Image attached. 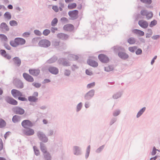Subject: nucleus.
I'll return each mask as SVG.
<instances>
[{
	"label": "nucleus",
	"mask_w": 160,
	"mask_h": 160,
	"mask_svg": "<svg viewBox=\"0 0 160 160\" xmlns=\"http://www.w3.org/2000/svg\"><path fill=\"white\" fill-rule=\"evenodd\" d=\"M25 43L26 41L23 38H17L15 39L14 41H10V43L12 47H16L19 45H22L24 44Z\"/></svg>",
	"instance_id": "nucleus-1"
},
{
	"label": "nucleus",
	"mask_w": 160,
	"mask_h": 160,
	"mask_svg": "<svg viewBox=\"0 0 160 160\" xmlns=\"http://www.w3.org/2000/svg\"><path fill=\"white\" fill-rule=\"evenodd\" d=\"M11 92L12 95L15 98H18L19 100H26V99L22 97V93L19 91L15 89L11 90Z\"/></svg>",
	"instance_id": "nucleus-2"
},
{
	"label": "nucleus",
	"mask_w": 160,
	"mask_h": 160,
	"mask_svg": "<svg viewBox=\"0 0 160 160\" xmlns=\"http://www.w3.org/2000/svg\"><path fill=\"white\" fill-rule=\"evenodd\" d=\"M98 58L99 60L103 63H108L109 60L108 57L104 54H100L98 56Z\"/></svg>",
	"instance_id": "nucleus-3"
},
{
	"label": "nucleus",
	"mask_w": 160,
	"mask_h": 160,
	"mask_svg": "<svg viewBox=\"0 0 160 160\" xmlns=\"http://www.w3.org/2000/svg\"><path fill=\"white\" fill-rule=\"evenodd\" d=\"M78 13V11L77 10L70 11L68 13L69 16L73 20L77 18Z\"/></svg>",
	"instance_id": "nucleus-4"
},
{
	"label": "nucleus",
	"mask_w": 160,
	"mask_h": 160,
	"mask_svg": "<svg viewBox=\"0 0 160 160\" xmlns=\"http://www.w3.org/2000/svg\"><path fill=\"white\" fill-rule=\"evenodd\" d=\"M22 126L24 128H28L32 126L33 124L31 121L28 120H23L22 122Z\"/></svg>",
	"instance_id": "nucleus-5"
},
{
	"label": "nucleus",
	"mask_w": 160,
	"mask_h": 160,
	"mask_svg": "<svg viewBox=\"0 0 160 160\" xmlns=\"http://www.w3.org/2000/svg\"><path fill=\"white\" fill-rule=\"evenodd\" d=\"M38 44L40 46L47 47L50 45L51 43L50 41L47 40L43 39L41 40L39 42Z\"/></svg>",
	"instance_id": "nucleus-6"
},
{
	"label": "nucleus",
	"mask_w": 160,
	"mask_h": 160,
	"mask_svg": "<svg viewBox=\"0 0 160 160\" xmlns=\"http://www.w3.org/2000/svg\"><path fill=\"white\" fill-rule=\"evenodd\" d=\"M37 136L39 139L44 142H47L48 141L47 138L42 132H38Z\"/></svg>",
	"instance_id": "nucleus-7"
},
{
	"label": "nucleus",
	"mask_w": 160,
	"mask_h": 160,
	"mask_svg": "<svg viewBox=\"0 0 160 160\" xmlns=\"http://www.w3.org/2000/svg\"><path fill=\"white\" fill-rule=\"evenodd\" d=\"M138 24L141 27L144 28H147L148 25V23L146 21L142 20L139 21Z\"/></svg>",
	"instance_id": "nucleus-8"
},
{
	"label": "nucleus",
	"mask_w": 160,
	"mask_h": 160,
	"mask_svg": "<svg viewBox=\"0 0 160 160\" xmlns=\"http://www.w3.org/2000/svg\"><path fill=\"white\" fill-rule=\"evenodd\" d=\"M23 76L24 79L28 82H32L34 81L33 78L28 74L24 73L23 74Z\"/></svg>",
	"instance_id": "nucleus-9"
},
{
	"label": "nucleus",
	"mask_w": 160,
	"mask_h": 160,
	"mask_svg": "<svg viewBox=\"0 0 160 160\" xmlns=\"http://www.w3.org/2000/svg\"><path fill=\"white\" fill-rule=\"evenodd\" d=\"M40 148L41 151L45 154L44 157L45 158H47L48 157L49 158V154L48 152L45 147L43 145H41Z\"/></svg>",
	"instance_id": "nucleus-10"
},
{
	"label": "nucleus",
	"mask_w": 160,
	"mask_h": 160,
	"mask_svg": "<svg viewBox=\"0 0 160 160\" xmlns=\"http://www.w3.org/2000/svg\"><path fill=\"white\" fill-rule=\"evenodd\" d=\"M29 71L30 74L35 76L38 75L40 72L39 70L35 69H30Z\"/></svg>",
	"instance_id": "nucleus-11"
},
{
	"label": "nucleus",
	"mask_w": 160,
	"mask_h": 160,
	"mask_svg": "<svg viewBox=\"0 0 160 160\" xmlns=\"http://www.w3.org/2000/svg\"><path fill=\"white\" fill-rule=\"evenodd\" d=\"M34 133V131L33 129L28 128L25 130L24 134L27 136L32 135Z\"/></svg>",
	"instance_id": "nucleus-12"
},
{
	"label": "nucleus",
	"mask_w": 160,
	"mask_h": 160,
	"mask_svg": "<svg viewBox=\"0 0 160 160\" xmlns=\"http://www.w3.org/2000/svg\"><path fill=\"white\" fill-rule=\"evenodd\" d=\"M87 63L89 65L93 67H97L98 65L97 62L91 59H89L87 61Z\"/></svg>",
	"instance_id": "nucleus-13"
},
{
	"label": "nucleus",
	"mask_w": 160,
	"mask_h": 160,
	"mask_svg": "<svg viewBox=\"0 0 160 160\" xmlns=\"http://www.w3.org/2000/svg\"><path fill=\"white\" fill-rule=\"evenodd\" d=\"M48 70L51 73L54 74H57L58 72V69L54 67H49Z\"/></svg>",
	"instance_id": "nucleus-14"
},
{
	"label": "nucleus",
	"mask_w": 160,
	"mask_h": 160,
	"mask_svg": "<svg viewBox=\"0 0 160 160\" xmlns=\"http://www.w3.org/2000/svg\"><path fill=\"white\" fill-rule=\"evenodd\" d=\"M132 32L140 36H143L144 34V33L142 31L140 30L135 29L132 30Z\"/></svg>",
	"instance_id": "nucleus-15"
},
{
	"label": "nucleus",
	"mask_w": 160,
	"mask_h": 160,
	"mask_svg": "<svg viewBox=\"0 0 160 160\" xmlns=\"http://www.w3.org/2000/svg\"><path fill=\"white\" fill-rule=\"evenodd\" d=\"M64 29L66 31H71L73 28V26L71 24H67L64 26Z\"/></svg>",
	"instance_id": "nucleus-16"
},
{
	"label": "nucleus",
	"mask_w": 160,
	"mask_h": 160,
	"mask_svg": "<svg viewBox=\"0 0 160 160\" xmlns=\"http://www.w3.org/2000/svg\"><path fill=\"white\" fill-rule=\"evenodd\" d=\"M118 55L119 56L123 59H126L128 58V54L123 52H119Z\"/></svg>",
	"instance_id": "nucleus-17"
},
{
	"label": "nucleus",
	"mask_w": 160,
	"mask_h": 160,
	"mask_svg": "<svg viewBox=\"0 0 160 160\" xmlns=\"http://www.w3.org/2000/svg\"><path fill=\"white\" fill-rule=\"evenodd\" d=\"M13 60L14 63L16 64L17 66H20L21 63V61L18 57H15L13 58Z\"/></svg>",
	"instance_id": "nucleus-18"
},
{
	"label": "nucleus",
	"mask_w": 160,
	"mask_h": 160,
	"mask_svg": "<svg viewBox=\"0 0 160 160\" xmlns=\"http://www.w3.org/2000/svg\"><path fill=\"white\" fill-rule=\"evenodd\" d=\"M16 113L19 114H22L24 113V110L22 108L17 107L15 109Z\"/></svg>",
	"instance_id": "nucleus-19"
},
{
	"label": "nucleus",
	"mask_w": 160,
	"mask_h": 160,
	"mask_svg": "<svg viewBox=\"0 0 160 160\" xmlns=\"http://www.w3.org/2000/svg\"><path fill=\"white\" fill-rule=\"evenodd\" d=\"M58 38L62 39H66L68 38V36L62 33H59L58 34Z\"/></svg>",
	"instance_id": "nucleus-20"
},
{
	"label": "nucleus",
	"mask_w": 160,
	"mask_h": 160,
	"mask_svg": "<svg viewBox=\"0 0 160 160\" xmlns=\"http://www.w3.org/2000/svg\"><path fill=\"white\" fill-rule=\"evenodd\" d=\"M94 90H92L88 92L86 94V96L88 98H90L93 97L94 94Z\"/></svg>",
	"instance_id": "nucleus-21"
},
{
	"label": "nucleus",
	"mask_w": 160,
	"mask_h": 160,
	"mask_svg": "<svg viewBox=\"0 0 160 160\" xmlns=\"http://www.w3.org/2000/svg\"><path fill=\"white\" fill-rule=\"evenodd\" d=\"M12 120L14 122H17L21 120L20 117L18 116L15 115L13 117Z\"/></svg>",
	"instance_id": "nucleus-22"
},
{
	"label": "nucleus",
	"mask_w": 160,
	"mask_h": 160,
	"mask_svg": "<svg viewBox=\"0 0 160 160\" xmlns=\"http://www.w3.org/2000/svg\"><path fill=\"white\" fill-rule=\"evenodd\" d=\"M77 6V4L75 3H72L69 4L68 5V8L69 9H72L75 8Z\"/></svg>",
	"instance_id": "nucleus-23"
},
{
	"label": "nucleus",
	"mask_w": 160,
	"mask_h": 160,
	"mask_svg": "<svg viewBox=\"0 0 160 160\" xmlns=\"http://www.w3.org/2000/svg\"><path fill=\"white\" fill-rule=\"evenodd\" d=\"M0 38L2 40L4 41L7 42L8 40L7 37L3 34H0Z\"/></svg>",
	"instance_id": "nucleus-24"
},
{
	"label": "nucleus",
	"mask_w": 160,
	"mask_h": 160,
	"mask_svg": "<svg viewBox=\"0 0 160 160\" xmlns=\"http://www.w3.org/2000/svg\"><path fill=\"white\" fill-rule=\"evenodd\" d=\"M146 109V108L145 107H144L142 108L141 109L139 112H138L137 117V118L139 117L142 114V113L145 111Z\"/></svg>",
	"instance_id": "nucleus-25"
},
{
	"label": "nucleus",
	"mask_w": 160,
	"mask_h": 160,
	"mask_svg": "<svg viewBox=\"0 0 160 160\" xmlns=\"http://www.w3.org/2000/svg\"><path fill=\"white\" fill-rule=\"evenodd\" d=\"M6 125L5 122L2 119L0 118V128H2Z\"/></svg>",
	"instance_id": "nucleus-26"
},
{
	"label": "nucleus",
	"mask_w": 160,
	"mask_h": 160,
	"mask_svg": "<svg viewBox=\"0 0 160 160\" xmlns=\"http://www.w3.org/2000/svg\"><path fill=\"white\" fill-rule=\"evenodd\" d=\"M128 42L130 44H132L135 43V39L132 38H129L128 40Z\"/></svg>",
	"instance_id": "nucleus-27"
},
{
	"label": "nucleus",
	"mask_w": 160,
	"mask_h": 160,
	"mask_svg": "<svg viewBox=\"0 0 160 160\" xmlns=\"http://www.w3.org/2000/svg\"><path fill=\"white\" fill-rule=\"evenodd\" d=\"M74 154L76 155H78L79 154V148L77 146H75L74 147Z\"/></svg>",
	"instance_id": "nucleus-28"
},
{
	"label": "nucleus",
	"mask_w": 160,
	"mask_h": 160,
	"mask_svg": "<svg viewBox=\"0 0 160 160\" xmlns=\"http://www.w3.org/2000/svg\"><path fill=\"white\" fill-rule=\"evenodd\" d=\"M57 60V58L56 57H52L48 60L47 62L48 63H52L55 62Z\"/></svg>",
	"instance_id": "nucleus-29"
},
{
	"label": "nucleus",
	"mask_w": 160,
	"mask_h": 160,
	"mask_svg": "<svg viewBox=\"0 0 160 160\" xmlns=\"http://www.w3.org/2000/svg\"><path fill=\"white\" fill-rule=\"evenodd\" d=\"M9 24L11 26H14L18 25V22L15 20H12L10 22Z\"/></svg>",
	"instance_id": "nucleus-30"
},
{
	"label": "nucleus",
	"mask_w": 160,
	"mask_h": 160,
	"mask_svg": "<svg viewBox=\"0 0 160 160\" xmlns=\"http://www.w3.org/2000/svg\"><path fill=\"white\" fill-rule=\"evenodd\" d=\"M58 22L57 19L56 18H55L51 22V25L52 26H55Z\"/></svg>",
	"instance_id": "nucleus-31"
},
{
	"label": "nucleus",
	"mask_w": 160,
	"mask_h": 160,
	"mask_svg": "<svg viewBox=\"0 0 160 160\" xmlns=\"http://www.w3.org/2000/svg\"><path fill=\"white\" fill-rule=\"evenodd\" d=\"M113 69V68L111 66H108L107 67H106L105 68V70L107 72H109Z\"/></svg>",
	"instance_id": "nucleus-32"
},
{
	"label": "nucleus",
	"mask_w": 160,
	"mask_h": 160,
	"mask_svg": "<svg viewBox=\"0 0 160 160\" xmlns=\"http://www.w3.org/2000/svg\"><path fill=\"white\" fill-rule=\"evenodd\" d=\"M4 16L6 18L9 19H10L11 18L10 13L8 12H6L4 14Z\"/></svg>",
	"instance_id": "nucleus-33"
},
{
	"label": "nucleus",
	"mask_w": 160,
	"mask_h": 160,
	"mask_svg": "<svg viewBox=\"0 0 160 160\" xmlns=\"http://www.w3.org/2000/svg\"><path fill=\"white\" fill-rule=\"evenodd\" d=\"M95 85V82H93L88 84L87 85V88H90L93 87Z\"/></svg>",
	"instance_id": "nucleus-34"
},
{
	"label": "nucleus",
	"mask_w": 160,
	"mask_h": 160,
	"mask_svg": "<svg viewBox=\"0 0 160 160\" xmlns=\"http://www.w3.org/2000/svg\"><path fill=\"white\" fill-rule=\"evenodd\" d=\"M8 102L12 105H16L18 104L17 101H7Z\"/></svg>",
	"instance_id": "nucleus-35"
},
{
	"label": "nucleus",
	"mask_w": 160,
	"mask_h": 160,
	"mask_svg": "<svg viewBox=\"0 0 160 160\" xmlns=\"http://www.w3.org/2000/svg\"><path fill=\"white\" fill-rule=\"evenodd\" d=\"M146 16L147 19H149L152 17L153 14L151 12L147 13Z\"/></svg>",
	"instance_id": "nucleus-36"
},
{
	"label": "nucleus",
	"mask_w": 160,
	"mask_h": 160,
	"mask_svg": "<svg viewBox=\"0 0 160 160\" xmlns=\"http://www.w3.org/2000/svg\"><path fill=\"white\" fill-rule=\"evenodd\" d=\"M137 48L136 46L131 47L128 48V49L130 51L132 52H134L135 50Z\"/></svg>",
	"instance_id": "nucleus-37"
},
{
	"label": "nucleus",
	"mask_w": 160,
	"mask_h": 160,
	"mask_svg": "<svg viewBox=\"0 0 160 160\" xmlns=\"http://www.w3.org/2000/svg\"><path fill=\"white\" fill-rule=\"evenodd\" d=\"M50 32V31L48 29H45L43 32V34L45 36H47Z\"/></svg>",
	"instance_id": "nucleus-38"
},
{
	"label": "nucleus",
	"mask_w": 160,
	"mask_h": 160,
	"mask_svg": "<svg viewBox=\"0 0 160 160\" xmlns=\"http://www.w3.org/2000/svg\"><path fill=\"white\" fill-rule=\"evenodd\" d=\"M157 23V21L155 20H153L151 22V23L149 25V26L150 27H152L156 25Z\"/></svg>",
	"instance_id": "nucleus-39"
},
{
	"label": "nucleus",
	"mask_w": 160,
	"mask_h": 160,
	"mask_svg": "<svg viewBox=\"0 0 160 160\" xmlns=\"http://www.w3.org/2000/svg\"><path fill=\"white\" fill-rule=\"evenodd\" d=\"M141 2L148 4H150L152 2L151 0H140Z\"/></svg>",
	"instance_id": "nucleus-40"
},
{
	"label": "nucleus",
	"mask_w": 160,
	"mask_h": 160,
	"mask_svg": "<svg viewBox=\"0 0 160 160\" xmlns=\"http://www.w3.org/2000/svg\"><path fill=\"white\" fill-rule=\"evenodd\" d=\"M33 148L35 154L36 155H39L40 153L39 150L37 149L36 147L35 146L33 147Z\"/></svg>",
	"instance_id": "nucleus-41"
},
{
	"label": "nucleus",
	"mask_w": 160,
	"mask_h": 160,
	"mask_svg": "<svg viewBox=\"0 0 160 160\" xmlns=\"http://www.w3.org/2000/svg\"><path fill=\"white\" fill-rule=\"evenodd\" d=\"M52 9L56 12H58L59 10L58 7L56 5L53 6L52 7Z\"/></svg>",
	"instance_id": "nucleus-42"
},
{
	"label": "nucleus",
	"mask_w": 160,
	"mask_h": 160,
	"mask_svg": "<svg viewBox=\"0 0 160 160\" xmlns=\"http://www.w3.org/2000/svg\"><path fill=\"white\" fill-rule=\"evenodd\" d=\"M82 104L81 103H79L77 106V111H79L81 108Z\"/></svg>",
	"instance_id": "nucleus-43"
},
{
	"label": "nucleus",
	"mask_w": 160,
	"mask_h": 160,
	"mask_svg": "<svg viewBox=\"0 0 160 160\" xmlns=\"http://www.w3.org/2000/svg\"><path fill=\"white\" fill-rule=\"evenodd\" d=\"M86 73L88 75H91L92 74V72L88 69H87L86 70Z\"/></svg>",
	"instance_id": "nucleus-44"
},
{
	"label": "nucleus",
	"mask_w": 160,
	"mask_h": 160,
	"mask_svg": "<svg viewBox=\"0 0 160 160\" xmlns=\"http://www.w3.org/2000/svg\"><path fill=\"white\" fill-rule=\"evenodd\" d=\"M3 148V142L1 139L0 138V151H1Z\"/></svg>",
	"instance_id": "nucleus-45"
},
{
	"label": "nucleus",
	"mask_w": 160,
	"mask_h": 160,
	"mask_svg": "<svg viewBox=\"0 0 160 160\" xmlns=\"http://www.w3.org/2000/svg\"><path fill=\"white\" fill-rule=\"evenodd\" d=\"M1 28L2 29H5L7 27L6 24L4 23H2L1 24Z\"/></svg>",
	"instance_id": "nucleus-46"
},
{
	"label": "nucleus",
	"mask_w": 160,
	"mask_h": 160,
	"mask_svg": "<svg viewBox=\"0 0 160 160\" xmlns=\"http://www.w3.org/2000/svg\"><path fill=\"white\" fill-rule=\"evenodd\" d=\"M0 52L1 53V54L3 57H4L7 54L5 51L4 50H1L0 51Z\"/></svg>",
	"instance_id": "nucleus-47"
},
{
	"label": "nucleus",
	"mask_w": 160,
	"mask_h": 160,
	"mask_svg": "<svg viewBox=\"0 0 160 160\" xmlns=\"http://www.w3.org/2000/svg\"><path fill=\"white\" fill-rule=\"evenodd\" d=\"M30 34V32H25L23 34L22 36L24 37H28Z\"/></svg>",
	"instance_id": "nucleus-48"
},
{
	"label": "nucleus",
	"mask_w": 160,
	"mask_h": 160,
	"mask_svg": "<svg viewBox=\"0 0 160 160\" xmlns=\"http://www.w3.org/2000/svg\"><path fill=\"white\" fill-rule=\"evenodd\" d=\"M32 85L35 87L37 88H39L40 87L41 85L38 83H33Z\"/></svg>",
	"instance_id": "nucleus-49"
},
{
	"label": "nucleus",
	"mask_w": 160,
	"mask_h": 160,
	"mask_svg": "<svg viewBox=\"0 0 160 160\" xmlns=\"http://www.w3.org/2000/svg\"><path fill=\"white\" fill-rule=\"evenodd\" d=\"M142 53V50L141 49H138L136 51V53L137 55L141 54Z\"/></svg>",
	"instance_id": "nucleus-50"
},
{
	"label": "nucleus",
	"mask_w": 160,
	"mask_h": 160,
	"mask_svg": "<svg viewBox=\"0 0 160 160\" xmlns=\"http://www.w3.org/2000/svg\"><path fill=\"white\" fill-rule=\"evenodd\" d=\"M141 14L142 16L146 15L147 12L146 11L144 10H142L141 12Z\"/></svg>",
	"instance_id": "nucleus-51"
},
{
	"label": "nucleus",
	"mask_w": 160,
	"mask_h": 160,
	"mask_svg": "<svg viewBox=\"0 0 160 160\" xmlns=\"http://www.w3.org/2000/svg\"><path fill=\"white\" fill-rule=\"evenodd\" d=\"M35 33L38 35H40L41 34V32L38 30H36L34 31Z\"/></svg>",
	"instance_id": "nucleus-52"
},
{
	"label": "nucleus",
	"mask_w": 160,
	"mask_h": 160,
	"mask_svg": "<svg viewBox=\"0 0 160 160\" xmlns=\"http://www.w3.org/2000/svg\"><path fill=\"white\" fill-rule=\"evenodd\" d=\"M120 113V112L119 111H116L113 113V115L115 116H116L118 115Z\"/></svg>",
	"instance_id": "nucleus-53"
},
{
	"label": "nucleus",
	"mask_w": 160,
	"mask_h": 160,
	"mask_svg": "<svg viewBox=\"0 0 160 160\" xmlns=\"http://www.w3.org/2000/svg\"><path fill=\"white\" fill-rule=\"evenodd\" d=\"M70 71L68 70H66L64 72L65 75L68 76L70 74Z\"/></svg>",
	"instance_id": "nucleus-54"
},
{
	"label": "nucleus",
	"mask_w": 160,
	"mask_h": 160,
	"mask_svg": "<svg viewBox=\"0 0 160 160\" xmlns=\"http://www.w3.org/2000/svg\"><path fill=\"white\" fill-rule=\"evenodd\" d=\"M103 146H102L101 147H100L99 148L97 149V150L96 151V152H99L102 150L103 149Z\"/></svg>",
	"instance_id": "nucleus-55"
},
{
	"label": "nucleus",
	"mask_w": 160,
	"mask_h": 160,
	"mask_svg": "<svg viewBox=\"0 0 160 160\" xmlns=\"http://www.w3.org/2000/svg\"><path fill=\"white\" fill-rule=\"evenodd\" d=\"M4 57L8 59H10L11 58V56L7 54L5 55Z\"/></svg>",
	"instance_id": "nucleus-56"
},
{
	"label": "nucleus",
	"mask_w": 160,
	"mask_h": 160,
	"mask_svg": "<svg viewBox=\"0 0 160 160\" xmlns=\"http://www.w3.org/2000/svg\"><path fill=\"white\" fill-rule=\"evenodd\" d=\"M10 133V132H7L4 135V138L6 139L8 136H9Z\"/></svg>",
	"instance_id": "nucleus-57"
},
{
	"label": "nucleus",
	"mask_w": 160,
	"mask_h": 160,
	"mask_svg": "<svg viewBox=\"0 0 160 160\" xmlns=\"http://www.w3.org/2000/svg\"><path fill=\"white\" fill-rule=\"evenodd\" d=\"M156 149L154 148L152 150V155H154L156 154Z\"/></svg>",
	"instance_id": "nucleus-58"
},
{
	"label": "nucleus",
	"mask_w": 160,
	"mask_h": 160,
	"mask_svg": "<svg viewBox=\"0 0 160 160\" xmlns=\"http://www.w3.org/2000/svg\"><path fill=\"white\" fill-rule=\"evenodd\" d=\"M159 37V36L158 35H156L155 36H153L152 38L154 39H156Z\"/></svg>",
	"instance_id": "nucleus-59"
},
{
	"label": "nucleus",
	"mask_w": 160,
	"mask_h": 160,
	"mask_svg": "<svg viewBox=\"0 0 160 160\" xmlns=\"http://www.w3.org/2000/svg\"><path fill=\"white\" fill-rule=\"evenodd\" d=\"M36 99L34 97L31 96L29 98V100H36Z\"/></svg>",
	"instance_id": "nucleus-60"
},
{
	"label": "nucleus",
	"mask_w": 160,
	"mask_h": 160,
	"mask_svg": "<svg viewBox=\"0 0 160 160\" xmlns=\"http://www.w3.org/2000/svg\"><path fill=\"white\" fill-rule=\"evenodd\" d=\"M63 64L64 66H68L69 65V63L67 62H63Z\"/></svg>",
	"instance_id": "nucleus-61"
},
{
	"label": "nucleus",
	"mask_w": 160,
	"mask_h": 160,
	"mask_svg": "<svg viewBox=\"0 0 160 160\" xmlns=\"http://www.w3.org/2000/svg\"><path fill=\"white\" fill-rule=\"evenodd\" d=\"M5 48L8 50H10L11 49V47L8 45H5Z\"/></svg>",
	"instance_id": "nucleus-62"
},
{
	"label": "nucleus",
	"mask_w": 160,
	"mask_h": 160,
	"mask_svg": "<svg viewBox=\"0 0 160 160\" xmlns=\"http://www.w3.org/2000/svg\"><path fill=\"white\" fill-rule=\"evenodd\" d=\"M90 148H91L90 146V145L88 146L87 148L86 152H90Z\"/></svg>",
	"instance_id": "nucleus-63"
},
{
	"label": "nucleus",
	"mask_w": 160,
	"mask_h": 160,
	"mask_svg": "<svg viewBox=\"0 0 160 160\" xmlns=\"http://www.w3.org/2000/svg\"><path fill=\"white\" fill-rule=\"evenodd\" d=\"M61 20H62V21H68V19L67 18H64V17L62 18L61 19Z\"/></svg>",
	"instance_id": "nucleus-64"
}]
</instances>
